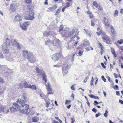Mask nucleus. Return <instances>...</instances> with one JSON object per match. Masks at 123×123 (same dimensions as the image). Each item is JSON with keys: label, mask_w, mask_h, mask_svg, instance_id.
<instances>
[{"label": "nucleus", "mask_w": 123, "mask_h": 123, "mask_svg": "<svg viewBox=\"0 0 123 123\" xmlns=\"http://www.w3.org/2000/svg\"><path fill=\"white\" fill-rule=\"evenodd\" d=\"M83 51H81L80 50L78 53L79 55L80 56H81V55L83 54Z\"/></svg>", "instance_id": "obj_44"}, {"label": "nucleus", "mask_w": 123, "mask_h": 123, "mask_svg": "<svg viewBox=\"0 0 123 123\" xmlns=\"http://www.w3.org/2000/svg\"><path fill=\"white\" fill-rule=\"evenodd\" d=\"M6 43H4L2 45L3 51L5 54H7L9 53V49L7 47L8 45L9 44V39L7 38L6 39Z\"/></svg>", "instance_id": "obj_5"}, {"label": "nucleus", "mask_w": 123, "mask_h": 123, "mask_svg": "<svg viewBox=\"0 0 123 123\" xmlns=\"http://www.w3.org/2000/svg\"><path fill=\"white\" fill-rule=\"evenodd\" d=\"M66 4L67 5L64 7L65 8L68 7L69 6L70 3L68 2H67L66 3Z\"/></svg>", "instance_id": "obj_40"}, {"label": "nucleus", "mask_w": 123, "mask_h": 123, "mask_svg": "<svg viewBox=\"0 0 123 123\" xmlns=\"http://www.w3.org/2000/svg\"><path fill=\"white\" fill-rule=\"evenodd\" d=\"M4 58V57L3 56V54H2L1 51L0 50V58Z\"/></svg>", "instance_id": "obj_42"}, {"label": "nucleus", "mask_w": 123, "mask_h": 123, "mask_svg": "<svg viewBox=\"0 0 123 123\" xmlns=\"http://www.w3.org/2000/svg\"><path fill=\"white\" fill-rule=\"evenodd\" d=\"M95 25V23L92 20H91V25L92 26H93Z\"/></svg>", "instance_id": "obj_55"}, {"label": "nucleus", "mask_w": 123, "mask_h": 123, "mask_svg": "<svg viewBox=\"0 0 123 123\" xmlns=\"http://www.w3.org/2000/svg\"><path fill=\"white\" fill-rule=\"evenodd\" d=\"M87 14L89 15V17L90 18H93V16L91 12L90 11H88L87 12Z\"/></svg>", "instance_id": "obj_24"}, {"label": "nucleus", "mask_w": 123, "mask_h": 123, "mask_svg": "<svg viewBox=\"0 0 123 123\" xmlns=\"http://www.w3.org/2000/svg\"><path fill=\"white\" fill-rule=\"evenodd\" d=\"M110 29L112 33L113 34H114L115 33V30L113 26L112 25L110 26Z\"/></svg>", "instance_id": "obj_26"}, {"label": "nucleus", "mask_w": 123, "mask_h": 123, "mask_svg": "<svg viewBox=\"0 0 123 123\" xmlns=\"http://www.w3.org/2000/svg\"><path fill=\"white\" fill-rule=\"evenodd\" d=\"M88 77L87 76L86 77V79H85L84 81V82L85 83H86L87 81V79H88Z\"/></svg>", "instance_id": "obj_63"}, {"label": "nucleus", "mask_w": 123, "mask_h": 123, "mask_svg": "<svg viewBox=\"0 0 123 123\" xmlns=\"http://www.w3.org/2000/svg\"><path fill=\"white\" fill-rule=\"evenodd\" d=\"M98 9L99 10H102L103 8L100 5L98 6Z\"/></svg>", "instance_id": "obj_50"}, {"label": "nucleus", "mask_w": 123, "mask_h": 123, "mask_svg": "<svg viewBox=\"0 0 123 123\" xmlns=\"http://www.w3.org/2000/svg\"><path fill=\"white\" fill-rule=\"evenodd\" d=\"M23 83L24 86V87H25V88H27L28 87L29 88L30 85V84H28L27 82L26 81H23Z\"/></svg>", "instance_id": "obj_21"}, {"label": "nucleus", "mask_w": 123, "mask_h": 123, "mask_svg": "<svg viewBox=\"0 0 123 123\" xmlns=\"http://www.w3.org/2000/svg\"><path fill=\"white\" fill-rule=\"evenodd\" d=\"M25 2L27 3H30L31 2V0H25Z\"/></svg>", "instance_id": "obj_53"}, {"label": "nucleus", "mask_w": 123, "mask_h": 123, "mask_svg": "<svg viewBox=\"0 0 123 123\" xmlns=\"http://www.w3.org/2000/svg\"><path fill=\"white\" fill-rule=\"evenodd\" d=\"M52 59L55 61L58 60L59 58L58 56V55L56 54H55L53 55L51 57Z\"/></svg>", "instance_id": "obj_12"}, {"label": "nucleus", "mask_w": 123, "mask_h": 123, "mask_svg": "<svg viewBox=\"0 0 123 123\" xmlns=\"http://www.w3.org/2000/svg\"><path fill=\"white\" fill-rule=\"evenodd\" d=\"M49 34V32L47 31H45L43 33V35L46 37H48Z\"/></svg>", "instance_id": "obj_28"}, {"label": "nucleus", "mask_w": 123, "mask_h": 123, "mask_svg": "<svg viewBox=\"0 0 123 123\" xmlns=\"http://www.w3.org/2000/svg\"><path fill=\"white\" fill-rule=\"evenodd\" d=\"M17 60V57L16 56H14L13 57L12 59H7V60L9 61H10L11 62H15Z\"/></svg>", "instance_id": "obj_18"}, {"label": "nucleus", "mask_w": 123, "mask_h": 123, "mask_svg": "<svg viewBox=\"0 0 123 123\" xmlns=\"http://www.w3.org/2000/svg\"><path fill=\"white\" fill-rule=\"evenodd\" d=\"M104 24L106 28H108L110 27V25L108 22V19L105 18L103 20Z\"/></svg>", "instance_id": "obj_10"}, {"label": "nucleus", "mask_w": 123, "mask_h": 123, "mask_svg": "<svg viewBox=\"0 0 123 123\" xmlns=\"http://www.w3.org/2000/svg\"><path fill=\"white\" fill-rule=\"evenodd\" d=\"M123 42V40L122 39L118 40L117 41V43L120 44H122Z\"/></svg>", "instance_id": "obj_36"}, {"label": "nucleus", "mask_w": 123, "mask_h": 123, "mask_svg": "<svg viewBox=\"0 0 123 123\" xmlns=\"http://www.w3.org/2000/svg\"><path fill=\"white\" fill-rule=\"evenodd\" d=\"M63 25L60 26L59 28V32L63 37H71L74 35V32H69L67 29L66 30H63Z\"/></svg>", "instance_id": "obj_1"}, {"label": "nucleus", "mask_w": 123, "mask_h": 123, "mask_svg": "<svg viewBox=\"0 0 123 123\" xmlns=\"http://www.w3.org/2000/svg\"><path fill=\"white\" fill-rule=\"evenodd\" d=\"M99 45L101 47V48L102 50H103V47L102 46V45L100 43H99Z\"/></svg>", "instance_id": "obj_61"}, {"label": "nucleus", "mask_w": 123, "mask_h": 123, "mask_svg": "<svg viewBox=\"0 0 123 123\" xmlns=\"http://www.w3.org/2000/svg\"><path fill=\"white\" fill-rule=\"evenodd\" d=\"M93 6L97 8L98 7V5L97 2L95 1H94L93 2Z\"/></svg>", "instance_id": "obj_29"}, {"label": "nucleus", "mask_w": 123, "mask_h": 123, "mask_svg": "<svg viewBox=\"0 0 123 123\" xmlns=\"http://www.w3.org/2000/svg\"><path fill=\"white\" fill-rule=\"evenodd\" d=\"M113 88L115 89H117L119 88V87L118 86L116 85L114 86Z\"/></svg>", "instance_id": "obj_51"}, {"label": "nucleus", "mask_w": 123, "mask_h": 123, "mask_svg": "<svg viewBox=\"0 0 123 123\" xmlns=\"http://www.w3.org/2000/svg\"><path fill=\"white\" fill-rule=\"evenodd\" d=\"M59 13H60V10L59 9H58L56 11V14H56V15L58 14H59Z\"/></svg>", "instance_id": "obj_58"}, {"label": "nucleus", "mask_w": 123, "mask_h": 123, "mask_svg": "<svg viewBox=\"0 0 123 123\" xmlns=\"http://www.w3.org/2000/svg\"><path fill=\"white\" fill-rule=\"evenodd\" d=\"M102 39L105 42L107 43H110V38L107 35H105L102 36Z\"/></svg>", "instance_id": "obj_8"}, {"label": "nucleus", "mask_w": 123, "mask_h": 123, "mask_svg": "<svg viewBox=\"0 0 123 123\" xmlns=\"http://www.w3.org/2000/svg\"><path fill=\"white\" fill-rule=\"evenodd\" d=\"M9 109L11 113H14L15 112V111H16V108L13 106L10 107Z\"/></svg>", "instance_id": "obj_15"}, {"label": "nucleus", "mask_w": 123, "mask_h": 123, "mask_svg": "<svg viewBox=\"0 0 123 123\" xmlns=\"http://www.w3.org/2000/svg\"><path fill=\"white\" fill-rule=\"evenodd\" d=\"M119 48L123 52V46H120Z\"/></svg>", "instance_id": "obj_64"}, {"label": "nucleus", "mask_w": 123, "mask_h": 123, "mask_svg": "<svg viewBox=\"0 0 123 123\" xmlns=\"http://www.w3.org/2000/svg\"><path fill=\"white\" fill-rule=\"evenodd\" d=\"M23 24L27 27L29 25L30 22L29 21H27L26 22L24 23Z\"/></svg>", "instance_id": "obj_37"}, {"label": "nucleus", "mask_w": 123, "mask_h": 123, "mask_svg": "<svg viewBox=\"0 0 123 123\" xmlns=\"http://www.w3.org/2000/svg\"><path fill=\"white\" fill-rule=\"evenodd\" d=\"M57 8L56 6H54L52 7H50L48 8V9L50 10L51 11H52L55 10Z\"/></svg>", "instance_id": "obj_23"}, {"label": "nucleus", "mask_w": 123, "mask_h": 123, "mask_svg": "<svg viewBox=\"0 0 123 123\" xmlns=\"http://www.w3.org/2000/svg\"><path fill=\"white\" fill-rule=\"evenodd\" d=\"M20 26L21 28L23 30L26 31L27 30L26 27L24 24H20Z\"/></svg>", "instance_id": "obj_20"}, {"label": "nucleus", "mask_w": 123, "mask_h": 123, "mask_svg": "<svg viewBox=\"0 0 123 123\" xmlns=\"http://www.w3.org/2000/svg\"><path fill=\"white\" fill-rule=\"evenodd\" d=\"M6 110V107H1L0 108V111L4 112Z\"/></svg>", "instance_id": "obj_33"}, {"label": "nucleus", "mask_w": 123, "mask_h": 123, "mask_svg": "<svg viewBox=\"0 0 123 123\" xmlns=\"http://www.w3.org/2000/svg\"><path fill=\"white\" fill-rule=\"evenodd\" d=\"M35 18L34 14L32 10H30L24 17V19L27 20H33Z\"/></svg>", "instance_id": "obj_3"}, {"label": "nucleus", "mask_w": 123, "mask_h": 123, "mask_svg": "<svg viewBox=\"0 0 123 123\" xmlns=\"http://www.w3.org/2000/svg\"><path fill=\"white\" fill-rule=\"evenodd\" d=\"M51 41L50 40H47L45 42V44L46 45H49Z\"/></svg>", "instance_id": "obj_38"}, {"label": "nucleus", "mask_w": 123, "mask_h": 123, "mask_svg": "<svg viewBox=\"0 0 123 123\" xmlns=\"http://www.w3.org/2000/svg\"><path fill=\"white\" fill-rule=\"evenodd\" d=\"M19 88H23L24 87V86L23 81H22L21 83L19 84Z\"/></svg>", "instance_id": "obj_30"}, {"label": "nucleus", "mask_w": 123, "mask_h": 123, "mask_svg": "<svg viewBox=\"0 0 123 123\" xmlns=\"http://www.w3.org/2000/svg\"><path fill=\"white\" fill-rule=\"evenodd\" d=\"M13 105L15 107L17 111H18L19 109L20 108L19 105L17 103H14L13 104Z\"/></svg>", "instance_id": "obj_16"}, {"label": "nucleus", "mask_w": 123, "mask_h": 123, "mask_svg": "<svg viewBox=\"0 0 123 123\" xmlns=\"http://www.w3.org/2000/svg\"><path fill=\"white\" fill-rule=\"evenodd\" d=\"M101 115V114L100 113H97V114H95V117H98L100 115Z\"/></svg>", "instance_id": "obj_52"}, {"label": "nucleus", "mask_w": 123, "mask_h": 123, "mask_svg": "<svg viewBox=\"0 0 123 123\" xmlns=\"http://www.w3.org/2000/svg\"><path fill=\"white\" fill-rule=\"evenodd\" d=\"M108 112L107 110H106L105 111V113L104 114V116L105 117H107L108 116Z\"/></svg>", "instance_id": "obj_43"}, {"label": "nucleus", "mask_w": 123, "mask_h": 123, "mask_svg": "<svg viewBox=\"0 0 123 123\" xmlns=\"http://www.w3.org/2000/svg\"><path fill=\"white\" fill-rule=\"evenodd\" d=\"M30 88H31L32 89L34 90H35L37 89V87L36 86L34 85H31L30 84Z\"/></svg>", "instance_id": "obj_27"}, {"label": "nucleus", "mask_w": 123, "mask_h": 123, "mask_svg": "<svg viewBox=\"0 0 123 123\" xmlns=\"http://www.w3.org/2000/svg\"><path fill=\"white\" fill-rule=\"evenodd\" d=\"M75 54H74L72 58V62H73L74 61V56H75Z\"/></svg>", "instance_id": "obj_59"}, {"label": "nucleus", "mask_w": 123, "mask_h": 123, "mask_svg": "<svg viewBox=\"0 0 123 123\" xmlns=\"http://www.w3.org/2000/svg\"><path fill=\"white\" fill-rule=\"evenodd\" d=\"M9 69L8 68L7 66L6 65L1 66L0 65V74H2L3 75L5 76H7L8 71Z\"/></svg>", "instance_id": "obj_4"}, {"label": "nucleus", "mask_w": 123, "mask_h": 123, "mask_svg": "<svg viewBox=\"0 0 123 123\" xmlns=\"http://www.w3.org/2000/svg\"><path fill=\"white\" fill-rule=\"evenodd\" d=\"M46 88L47 90L50 91L52 92V89L51 87V86L49 82H48L46 85Z\"/></svg>", "instance_id": "obj_11"}, {"label": "nucleus", "mask_w": 123, "mask_h": 123, "mask_svg": "<svg viewBox=\"0 0 123 123\" xmlns=\"http://www.w3.org/2000/svg\"><path fill=\"white\" fill-rule=\"evenodd\" d=\"M68 66L67 64H65L62 67V70L63 76H64L67 73L68 71Z\"/></svg>", "instance_id": "obj_7"}, {"label": "nucleus", "mask_w": 123, "mask_h": 123, "mask_svg": "<svg viewBox=\"0 0 123 123\" xmlns=\"http://www.w3.org/2000/svg\"><path fill=\"white\" fill-rule=\"evenodd\" d=\"M44 100L45 101L46 104V107H49V105L50 104V102L49 101L47 100H46L45 99V100Z\"/></svg>", "instance_id": "obj_32"}, {"label": "nucleus", "mask_w": 123, "mask_h": 123, "mask_svg": "<svg viewBox=\"0 0 123 123\" xmlns=\"http://www.w3.org/2000/svg\"><path fill=\"white\" fill-rule=\"evenodd\" d=\"M18 111L20 112L23 113H24L25 112V110L24 109H21L20 108L19 109Z\"/></svg>", "instance_id": "obj_41"}, {"label": "nucleus", "mask_w": 123, "mask_h": 123, "mask_svg": "<svg viewBox=\"0 0 123 123\" xmlns=\"http://www.w3.org/2000/svg\"><path fill=\"white\" fill-rule=\"evenodd\" d=\"M26 95L25 93L23 94L22 97V99L18 98L17 100V102L20 104H21V106L23 107L25 105V102L26 101Z\"/></svg>", "instance_id": "obj_6"}, {"label": "nucleus", "mask_w": 123, "mask_h": 123, "mask_svg": "<svg viewBox=\"0 0 123 123\" xmlns=\"http://www.w3.org/2000/svg\"><path fill=\"white\" fill-rule=\"evenodd\" d=\"M92 111L94 113H96L97 111V110L95 108H93L92 110Z\"/></svg>", "instance_id": "obj_54"}, {"label": "nucleus", "mask_w": 123, "mask_h": 123, "mask_svg": "<svg viewBox=\"0 0 123 123\" xmlns=\"http://www.w3.org/2000/svg\"><path fill=\"white\" fill-rule=\"evenodd\" d=\"M89 96L92 98H94V96H93V95L92 94L91 95H88Z\"/></svg>", "instance_id": "obj_57"}, {"label": "nucleus", "mask_w": 123, "mask_h": 123, "mask_svg": "<svg viewBox=\"0 0 123 123\" xmlns=\"http://www.w3.org/2000/svg\"><path fill=\"white\" fill-rule=\"evenodd\" d=\"M39 119L38 117H34L32 118V122H37Z\"/></svg>", "instance_id": "obj_17"}, {"label": "nucleus", "mask_w": 123, "mask_h": 123, "mask_svg": "<svg viewBox=\"0 0 123 123\" xmlns=\"http://www.w3.org/2000/svg\"><path fill=\"white\" fill-rule=\"evenodd\" d=\"M111 51L112 53L115 57H116V54L115 52L114 49L113 48H111Z\"/></svg>", "instance_id": "obj_25"}, {"label": "nucleus", "mask_w": 123, "mask_h": 123, "mask_svg": "<svg viewBox=\"0 0 123 123\" xmlns=\"http://www.w3.org/2000/svg\"><path fill=\"white\" fill-rule=\"evenodd\" d=\"M34 58L35 59V60H34V61L33 62H31V63H34L35 62H36L37 61V59H36L35 57L33 56V54H32V56H31V57H30V58H31V59L32 60V61H33V60H34V59H33Z\"/></svg>", "instance_id": "obj_34"}, {"label": "nucleus", "mask_w": 123, "mask_h": 123, "mask_svg": "<svg viewBox=\"0 0 123 123\" xmlns=\"http://www.w3.org/2000/svg\"><path fill=\"white\" fill-rule=\"evenodd\" d=\"M15 19L17 21H20L21 20L22 18L19 15H17L15 17Z\"/></svg>", "instance_id": "obj_19"}, {"label": "nucleus", "mask_w": 123, "mask_h": 123, "mask_svg": "<svg viewBox=\"0 0 123 123\" xmlns=\"http://www.w3.org/2000/svg\"><path fill=\"white\" fill-rule=\"evenodd\" d=\"M65 101L66 102L65 104L66 105H68L70 102H71V101L70 100H66Z\"/></svg>", "instance_id": "obj_46"}, {"label": "nucleus", "mask_w": 123, "mask_h": 123, "mask_svg": "<svg viewBox=\"0 0 123 123\" xmlns=\"http://www.w3.org/2000/svg\"><path fill=\"white\" fill-rule=\"evenodd\" d=\"M36 69H37V73H39V74H40L41 73L42 71L40 70L38 68L36 67Z\"/></svg>", "instance_id": "obj_39"}, {"label": "nucleus", "mask_w": 123, "mask_h": 123, "mask_svg": "<svg viewBox=\"0 0 123 123\" xmlns=\"http://www.w3.org/2000/svg\"><path fill=\"white\" fill-rule=\"evenodd\" d=\"M60 43V41L58 39L55 38L53 39L51 41V43L53 46H56L59 45Z\"/></svg>", "instance_id": "obj_9"}, {"label": "nucleus", "mask_w": 123, "mask_h": 123, "mask_svg": "<svg viewBox=\"0 0 123 123\" xmlns=\"http://www.w3.org/2000/svg\"><path fill=\"white\" fill-rule=\"evenodd\" d=\"M40 97L42 99H44V100H45V95L43 94H40Z\"/></svg>", "instance_id": "obj_35"}, {"label": "nucleus", "mask_w": 123, "mask_h": 123, "mask_svg": "<svg viewBox=\"0 0 123 123\" xmlns=\"http://www.w3.org/2000/svg\"><path fill=\"white\" fill-rule=\"evenodd\" d=\"M10 8L12 11L13 12L15 11L16 7L14 5L11 4L10 5Z\"/></svg>", "instance_id": "obj_14"}, {"label": "nucleus", "mask_w": 123, "mask_h": 123, "mask_svg": "<svg viewBox=\"0 0 123 123\" xmlns=\"http://www.w3.org/2000/svg\"><path fill=\"white\" fill-rule=\"evenodd\" d=\"M25 109L26 111L27 110L29 109V106L27 104H25Z\"/></svg>", "instance_id": "obj_45"}, {"label": "nucleus", "mask_w": 123, "mask_h": 123, "mask_svg": "<svg viewBox=\"0 0 123 123\" xmlns=\"http://www.w3.org/2000/svg\"><path fill=\"white\" fill-rule=\"evenodd\" d=\"M90 43L88 41H85L83 43V44H81L80 45L81 46H88L90 45Z\"/></svg>", "instance_id": "obj_13"}, {"label": "nucleus", "mask_w": 123, "mask_h": 123, "mask_svg": "<svg viewBox=\"0 0 123 123\" xmlns=\"http://www.w3.org/2000/svg\"><path fill=\"white\" fill-rule=\"evenodd\" d=\"M42 76L43 79L44 80L46 83L47 80L46 76L45 74L43 73L42 75Z\"/></svg>", "instance_id": "obj_22"}, {"label": "nucleus", "mask_w": 123, "mask_h": 123, "mask_svg": "<svg viewBox=\"0 0 123 123\" xmlns=\"http://www.w3.org/2000/svg\"><path fill=\"white\" fill-rule=\"evenodd\" d=\"M118 11L116 10L115 11L113 15L114 17H116L117 16H118Z\"/></svg>", "instance_id": "obj_31"}, {"label": "nucleus", "mask_w": 123, "mask_h": 123, "mask_svg": "<svg viewBox=\"0 0 123 123\" xmlns=\"http://www.w3.org/2000/svg\"><path fill=\"white\" fill-rule=\"evenodd\" d=\"M71 88L73 90H75V88L74 87L73 85L71 87Z\"/></svg>", "instance_id": "obj_62"}, {"label": "nucleus", "mask_w": 123, "mask_h": 123, "mask_svg": "<svg viewBox=\"0 0 123 123\" xmlns=\"http://www.w3.org/2000/svg\"><path fill=\"white\" fill-rule=\"evenodd\" d=\"M4 82V80L1 77H0V83H3Z\"/></svg>", "instance_id": "obj_47"}, {"label": "nucleus", "mask_w": 123, "mask_h": 123, "mask_svg": "<svg viewBox=\"0 0 123 123\" xmlns=\"http://www.w3.org/2000/svg\"><path fill=\"white\" fill-rule=\"evenodd\" d=\"M100 34L102 35L103 36L106 35L105 33L104 32H102L101 31H100Z\"/></svg>", "instance_id": "obj_56"}, {"label": "nucleus", "mask_w": 123, "mask_h": 123, "mask_svg": "<svg viewBox=\"0 0 123 123\" xmlns=\"http://www.w3.org/2000/svg\"><path fill=\"white\" fill-rule=\"evenodd\" d=\"M102 79L105 82H106V79L104 78V76L102 75L101 76Z\"/></svg>", "instance_id": "obj_48"}, {"label": "nucleus", "mask_w": 123, "mask_h": 123, "mask_svg": "<svg viewBox=\"0 0 123 123\" xmlns=\"http://www.w3.org/2000/svg\"><path fill=\"white\" fill-rule=\"evenodd\" d=\"M16 46L17 47L18 49H20V46L19 44V43H17Z\"/></svg>", "instance_id": "obj_49"}, {"label": "nucleus", "mask_w": 123, "mask_h": 123, "mask_svg": "<svg viewBox=\"0 0 123 123\" xmlns=\"http://www.w3.org/2000/svg\"><path fill=\"white\" fill-rule=\"evenodd\" d=\"M101 65L102 66V67L104 68H105L106 67L104 65V64L103 63H101Z\"/></svg>", "instance_id": "obj_60"}, {"label": "nucleus", "mask_w": 123, "mask_h": 123, "mask_svg": "<svg viewBox=\"0 0 123 123\" xmlns=\"http://www.w3.org/2000/svg\"><path fill=\"white\" fill-rule=\"evenodd\" d=\"M23 54L24 58L26 59H27L31 62H33L35 60V59L34 58L33 61L30 58V57L32 56V53L28 52L26 50H23Z\"/></svg>", "instance_id": "obj_2"}]
</instances>
